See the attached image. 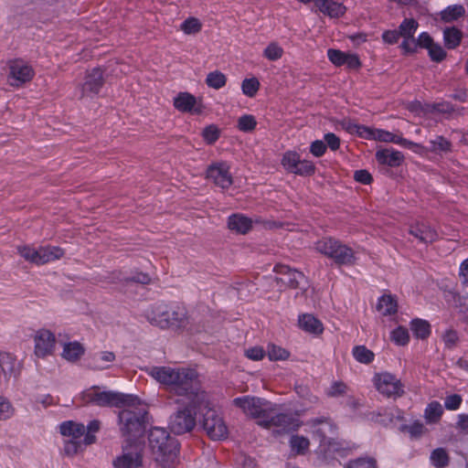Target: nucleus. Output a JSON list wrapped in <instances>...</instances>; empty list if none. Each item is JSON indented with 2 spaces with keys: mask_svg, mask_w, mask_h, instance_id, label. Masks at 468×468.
<instances>
[{
  "mask_svg": "<svg viewBox=\"0 0 468 468\" xmlns=\"http://www.w3.org/2000/svg\"><path fill=\"white\" fill-rule=\"evenodd\" d=\"M390 340L396 346H405L410 343V333L406 327L399 325L390 332Z\"/></svg>",
  "mask_w": 468,
  "mask_h": 468,
  "instance_id": "8fccbe9b",
  "label": "nucleus"
},
{
  "mask_svg": "<svg viewBox=\"0 0 468 468\" xmlns=\"http://www.w3.org/2000/svg\"><path fill=\"white\" fill-rule=\"evenodd\" d=\"M221 136V129L215 123L206 125L201 131V137L205 144H214Z\"/></svg>",
  "mask_w": 468,
  "mask_h": 468,
  "instance_id": "79ce46f5",
  "label": "nucleus"
},
{
  "mask_svg": "<svg viewBox=\"0 0 468 468\" xmlns=\"http://www.w3.org/2000/svg\"><path fill=\"white\" fill-rule=\"evenodd\" d=\"M281 165L286 172L297 176H307L315 172L314 163L309 159H302L300 154L294 150L283 153Z\"/></svg>",
  "mask_w": 468,
  "mask_h": 468,
  "instance_id": "f8f14e48",
  "label": "nucleus"
},
{
  "mask_svg": "<svg viewBox=\"0 0 468 468\" xmlns=\"http://www.w3.org/2000/svg\"><path fill=\"white\" fill-rule=\"evenodd\" d=\"M147 414V410L144 407L122 410L118 414V420L122 435L140 436L145 430Z\"/></svg>",
  "mask_w": 468,
  "mask_h": 468,
  "instance_id": "39448f33",
  "label": "nucleus"
},
{
  "mask_svg": "<svg viewBox=\"0 0 468 468\" xmlns=\"http://www.w3.org/2000/svg\"><path fill=\"white\" fill-rule=\"evenodd\" d=\"M419 45L418 38L415 40L413 37L407 38L403 37V41L400 45V48L402 49L404 54H413L417 52Z\"/></svg>",
  "mask_w": 468,
  "mask_h": 468,
  "instance_id": "052dcab7",
  "label": "nucleus"
},
{
  "mask_svg": "<svg viewBox=\"0 0 468 468\" xmlns=\"http://www.w3.org/2000/svg\"><path fill=\"white\" fill-rule=\"evenodd\" d=\"M15 412V409L8 399L0 395V420L10 419Z\"/></svg>",
  "mask_w": 468,
  "mask_h": 468,
  "instance_id": "bf43d9fd",
  "label": "nucleus"
},
{
  "mask_svg": "<svg viewBox=\"0 0 468 468\" xmlns=\"http://www.w3.org/2000/svg\"><path fill=\"white\" fill-rule=\"evenodd\" d=\"M258 120L251 113H243L236 120V128L243 133H252L256 131Z\"/></svg>",
  "mask_w": 468,
  "mask_h": 468,
  "instance_id": "e433bc0d",
  "label": "nucleus"
},
{
  "mask_svg": "<svg viewBox=\"0 0 468 468\" xmlns=\"http://www.w3.org/2000/svg\"><path fill=\"white\" fill-rule=\"evenodd\" d=\"M430 462L435 468H444L449 463V455L444 448L434 449L430 455Z\"/></svg>",
  "mask_w": 468,
  "mask_h": 468,
  "instance_id": "09e8293b",
  "label": "nucleus"
},
{
  "mask_svg": "<svg viewBox=\"0 0 468 468\" xmlns=\"http://www.w3.org/2000/svg\"><path fill=\"white\" fill-rule=\"evenodd\" d=\"M419 23L413 18H405L399 27L400 37L411 38L416 33Z\"/></svg>",
  "mask_w": 468,
  "mask_h": 468,
  "instance_id": "603ef678",
  "label": "nucleus"
},
{
  "mask_svg": "<svg viewBox=\"0 0 468 468\" xmlns=\"http://www.w3.org/2000/svg\"><path fill=\"white\" fill-rule=\"evenodd\" d=\"M342 128L352 135H356L362 139L374 140L383 143H393L398 144L400 142V136L394 134L383 129H378L361 125L351 120H344L341 122Z\"/></svg>",
  "mask_w": 468,
  "mask_h": 468,
  "instance_id": "1a4fd4ad",
  "label": "nucleus"
},
{
  "mask_svg": "<svg viewBox=\"0 0 468 468\" xmlns=\"http://www.w3.org/2000/svg\"><path fill=\"white\" fill-rule=\"evenodd\" d=\"M462 397L458 394L449 395L445 398L444 407L449 410H456L462 403Z\"/></svg>",
  "mask_w": 468,
  "mask_h": 468,
  "instance_id": "0e129e2a",
  "label": "nucleus"
},
{
  "mask_svg": "<svg viewBox=\"0 0 468 468\" xmlns=\"http://www.w3.org/2000/svg\"><path fill=\"white\" fill-rule=\"evenodd\" d=\"M284 55V49L277 41H271L262 50V56L269 61H277Z\"/></svg>",
  "mask_w": 468,
  "mask_h": 468,
  "instance_id": "a19ab883",
  "label": "nucleus"
},
{
  "mask_svg": "<svg viewBox=\"0 0 468 468\" xmlns=\"http://www.w3.org/2000/svg\"><path fill=\"white\" fill-rule=\"evenodd\" d=\"M144 315L151 324L161 329L178 332L189 324L186 308L178 304L156 303L149 307Z\"/></svg>",
  "mask_w": 468,
  "mask_h": 468,
  "instance_id": "f03ea898",
  "label": "nucleus"
},
{
  "mask_svg": "<svg viewBox=\"0 0 468 468\" xmlns=\"http://www.w3.org/2000/svg\"><path fill=\"white\" fill-rule=\"evenodd\" d=\"M199 414L203 416L202 427L211 440L222 441L228 437L227 425L217 411L209 406L208 401L207 408H203Z\"/></svg>",
  "mask_w": 468,
  "mask_h": 468,
  "instance_id": "9d476101",
  "label": "nucleus"
},
{
  "mask_svg": "<svg viewBox=\"0 0 468 468\" xmlns=\"http://www.w3.org/2000/svg\"><path fill=\"white\" fill-rule=\"evenodd\" d=\"M114 360V353L111 351H101L94 356L91 367L96 370H103L108 368Z\"/></svg>",
  "mask_w": 468,
  "mask_h": 468,
  "instance_id": "ea45409f",
  "label": "nucleus"
},
{
  "mask_svg": "<svg viewBox=\"0 0 468 468\" xmlns=\"http://www.w3.org/2000/svg\"><path fill=\"white\" fill-rule=\"evenodd\" d=\"M305 280L304 274L297 270L292 269L291 275L285 281L293 288L299 287Z\"/></svg>",
  "mask_w": 468,
  "mask_h": 468,
  "instance_id": "680f3d73",
  "label": "nucleus"
},
{
  "mask_svg": "<svg viewBox=\"0 0 468 468\" xmlns=\"http://www.w3.org/2000/svg\"><path fill=\"white\" fill-rule=\"evenodd\" d=\"M33 353L37 358H47L54 356L57 348V337L50 329L42 327L33 335Z\"/></svg>",
  "mask_w": 468,
  "mask_h": 468,
  "instance_id": "ddd939ff",
  "label": "nucleus"
},
{
  "mask_svg": "<svg viewBox=\"0 0 468 468\" xmlns=\"http://www.w3.org/2000/svg\"><path fill=\"white\" fill-rule=\"evenodd\" d=\"M228 77L219 69H214L207 73L205 83L207 88L212 90H221L226 87Z\"/></svg>",
  "mask_w": 468,
  "mask_h": 468,
  "instance_id": "c9c22d12",
  "label": "nucleus"
},
{
  "mask_svg": "<svg viewBox=\"0 0 468 468\" xmlns=\"http://www.w3.org/2000/svg\"><path fill=\"white\" fill-rule=\"evenodd\" d=\"M59 432L67 438L64 441V452L66 455L73 456L87 446L84 444V424L73 420H66L59 424Z\"/></svg>",
  "mask_w": 468,
  "mask_h": 468,
  "instance_id": "423d86ee",
  "label": "nucleus"
},
{
  "mask_svg": "<svg viewBox=\"0 0 468 468\" xmlns=\"http://www.w3.org/2000/svg\"><path fill=\"white\" fill-rule=\"evenodd\" d=\"M194 382H160L164 390L178 397L177 403L183 404L171 416L169 427L175 434H184L192 431L196 426V417L203 408H207V399L205 392L193 386Z\"/></svg>",
  "mask_w": 468,
  "mask_h": 468,
  "instance_id": "f257e3e1",
  "label": "nucleus"
},
{
  "mask_svg": "<svg viewBox=\"0 0 468 468\" xmlns=\"http://www.w3.org/2000/svg\"><path fill=\"white\" fill-rule=\"evenodd\" d=\"M409 232L421 242L432 243L439 239L437 230L425 221L415 220L409 225Z\"/></svg>",
  "mask_w": 468,
  "mask_h": 468,
  "instance_id": "5701e85b",
  "label": "nucleus"
},
{
  "mask_svg": "<svg viewBox=\"0 0 468 468\" xmlns=\"http://www.w3.org/2000/svg\"><path fill=\"white\" fill-rule=\"evenodd\" d=\"M299 426L298 419L290 411L281 412L278 405L273 404L271 413L268 416L267 420L261 421V427L270 429L277 428L278 431H288L295 430Z\"/></svg>",
  "mask_w": 468,
  "mask_h": 468,
  "instance_id": "2eb2a0df",
  "label": "nucleus"
},
{
  "mask_svg": "<svg viewBox=\"0 0 468 468\" xmlns=\"http://www.w3.org/2000/svg\"><path fill=\"white\" fill-rule=\"evenodd\" d=\"M100 430V421L97 420H90L85 427L84 444L90 445L96 441V432Z\"/></svg>",
  "mask_w": 468,
  "mask_h": 468,
  "instance_id": "4d7b16f0",
  "label": "nucleus"
},
{
  "mask_svg": "<svg viewBox=\"0 0 468 468\" xmlns=\"http://www.w3.org/2000/svg\"><path fill=\"white\" fill-rule=\"evenodd\" d=\"M244 356L251 361H261L266 356V350L261 346H249L244 350Z\"/></svg>",
  "mask_w": 468,
  "mask_h": 468,
  "instance_id": "13d9d810",
  "label": "nucleus"
},
{
  "mask_svg": "<svg viewBox=\"0 0 468 468\" xmlns=\"http://www.w3.org/2000/svg\"><path fill=\"white\" fill-rule=\"evenodd\" d=\"M463 37V32L457 27H446L443 30V42L445 47L449 49H454L459 47Z\"/></svg>",
  "mask_w": 468,
  "mask_h": 468,
  "instance_id": "4c0bfd02",
  "label": "nucleus"
},
{
  "mask_svg": "<svg viewBox=\"0 0 468 468\" xmlns=\"http://www.w3.org/2000/svg\"><path fill=\"white\" fill-rule=\"evenodd\" d=\"M401 431H408L412 437H418L422 434L423 424L420 421H414L410 425H402Z\"/></svg>",
  "mask_w": 468,
  "mask_h": 468,
  "instance_id": "69168bd1",
  "label": "nucleus"
},
{
  "mask_svg": "<svg viewBox=\"0 0 468 468\" xmlns=\"http://www.w3.org/2000/svg\"><path fill=\"white\" fill-rule=\"evenodd\" d=\"M20 369L21 362L16 356L0 351V378H16Z\"/></svg>",
  "mask_w": 468,
  "mask_h": 468,
  "instance_id": "393cba45",
  "label": "nucleus"
},
{
  "mask_svg": "<svg viewBox=\"0 0 468 468\" xmlns=\"http://www.w3.org/2000/svg\"><path fill=\"white\" fill-rule=\"evenodd\" d=\"M307 425L313 433V438L319 441L321 452L336 450V441L335 436L336 434V427L331 420L327 418H316L310 420Z\"/></svg>",
  "mask_w": 468,
  "mask_h": 468,
  "instance_id": "0eeeda50",
  "label": "nucleus"
},
{
  "mask_svg": "<svg viewBox=\"0 0 468 468\" xmlns=\"http://www.w3.org/2000/svg\"><path fill=\"white\" fill-rule=\"evenodd\" d=\"M104 84V71L101 68L88 69L81 84L83 95L98 94Z\"/></svg>",
  "mask_w": 468,
  "mask_h": 468,
  "instance_id": "412c9836",
  "label": "nucleus"
},
{
  "mask_svg": "<svg viewBox=\"0 0 468 468\" xmlns=\"http://www.w3.org/2000/svg\"><path fill=\"white\" fill-rule=\"evenodd\" d=\"M324 144L326 147L328 146L332 151H336L340 147V139L333 133H328L324 134Z\"/></svg>",
  "mask_w": 468,
  "mask_h": 468,
  "instance_id": "338daca9",
  "label": "nucleus"
},
{
  "mask_svg": "<svg viewBox=\"0 0 468 468\" xmlns=\"http://www.w3.org/2000/svg\"><path fill=\"white\" fill-rule=\"evenodd\" d=\"M35 76L31 65L22 59H14L8 63V80L11 86L19 87L29 82Z\"/></svg>",
  "mask_w": 468,
  "mask_h": 468,
  "instance_id": "6ab92c4d",
  "label": "nucleus"
},
{
  "mask_svg": "<svg viewBox=\"0 0 468 468\" xmlns=\"http://www.w3.org/2000/svg\"><path fill=\"white\" fill-rule=\"evenodd\" d=\"M83 399L87 403H92L98 406H119L127 402L124 394L113 391H101L96 388L85 390L83 392Z\"/></svg>",
  "mask_w": 468,
  "mask_h": 468,
  "instance_id": "f3484780",
  "label": "nucleus"
},
{
  "mask_svg": "<svg viewBox=\"0 0 468 468\" xmlns=\"http://www.w3.org/2000/svg\"><path fill=\"white\" fill-rule=\"evenodd\" d=\"M205 177L222 189H228L233 184L230 165L227 162H216L206 170Z\"/></svg>",
  "mask_w": 468,
  "mask_h": 468,
  "instance_id": "a211bd4d",
  "label": "nucleus"
},
{
  "mask_svg": "<svg viewBox=\"0 0 468 468\" xmlns=\"http://www.w3.org/2000/svg\"><path fill=\"white\" fill-rule=\"evenodd\" d=\"M179 29L187 36L197 35L203 29V23L196 16H188L180 24Z\"/></svg>",
  "mask_w": 468,
  "mask_h": 468,
  "instance_id": "58836bf2",
  "label": "nucleus"
},
{
  "mask_svg": "<svg viewBox=\"0 0 468 468\" xmlns=\"http://www.w3.org/2000/svg\"><path fill=\"white\" fill-rule=\"evenodd\" d=\"M345 468H377V461L373 457L365 456L350 460Z\"/></svg>",
  "mask_w": 468,
  "mask_h": 468,
  "instance_id": "864d4df0",
  "label": "nucleus"
},
{
  "mask_svg": "<svg viewBox=\"0 0 468 468\" xmlns=\"http://www.w3.org/2000/svg\"><path fill=\"white\" fill-rule=\"evenodd\" d=\"M173 107L178 112L191 115H202L206 106L201 97H197L189 91H179L173 98Z\"/></svg>",
  "mask_w": 468,
  "mask_h": 468,
  "instance_id": "4468645a",
  "label": "nucleus"
},
{
  "mask_svg": "<svg viewBox=\"0 0 468 468\" xmlns=\"http://www.w3.org/2000/svg\"><path fill=\"white\" fill-rule=\"evenodd\" d=\"M266 356L271 361H285L290 357V352L275 344L267 346Z\"/></svg>",
  "mask_w": 468,
  "mask_h": 468,
  "instance_id": "de8ad7c7",
  "label": "nucleus"
},
{
  "mask_svg": "<svg viewBox=\"0 0 468 468\" xmlns=\"http://www.w3.org/2000/svg\"><path fill=\"white\" fill-rule=\"evenodd\" d=\"M352 356L361 364H369L375 358V354L365 346H356L352 348Z\"/></svg>",
  "mask_w": 468,
  "mask_h": 468,
  "instance_id": "49530a36",
  "label": "nucleus"
},
{
  "mask_svg": "<svg viewBox=\"0 0 468 468\" xmlns=\"http://www.w3.org/2000/svg\"><path fill=\"white\" fill-rule=\"evenodd\" d=\"M315 12L322 13L330 18H338L343 16L346 12L344 4L335 0H317Z\"/></svg>",
  "mask_w": 468,
  "mask_h": 468,
  "instance_id": "cd10ccee",
  "label": "nucleus"
},
{
  "mask_svg": "<svg viewBox=\"0 0 468 468\" xmlns=\"http://www.w3.org/2000/svg\"><path fill=\"white\" fill-rule=\"evenodd\" d=\"M431 150L439 154L449 153L452 150L451 143L443 137L438 136L434 140L431 141Z\"/></svg>",
  "mask_w": 468,
  "mask_h": 468,
  "instance_id": "5fc2aeb1",
  "label": "nucleus"
},
{
  "mask_svg": "<svg viewBox=\"0 0 468 468\" xmlns=\"http://www.w3.org/2000/svg\"><path fill=\"white\" fill-rule=\"evenodd\" d=\"M399 308L398 299L390 293L381 295L376 303V311L382 316H391L397 314Z\"/></svg>",
  "mask_w": 468,
  "mask_h": 468,
  "instance_id": "c756f323",
  "label": "nucleus"
},
{
  "mask_svg": "<svg viewBox=\"0 0 468 468\" xmlns=\"http://www.w3.org/2000/svg\"><path fill=\"white\" fill-rule=\"evenodd\" d=\"M289 443L292 452L296 454H304L308 451L310 445L308 438L298 434L292 435Z\"/></svg>",
  "mask_w": 468,
  "mask_h": 468,
  "instance_id": "c03bdc74",
  "label": "nucleus"
},
{
  "mask_svg": "<svg viewBox=\"0 0 468 468\" xmlns=\"http://www.w3.org/2000/svg\"><path fill=\"white\" fill-rule=\"evenodd\" d=\"M327 58L335 67H346L348 69L357 70L362 66L358 55L352 52H345L340 49L329 48L327 50Z\"/></svg>",
  "mask_w": 468,
  "mask_h": 468,
  "instance_id": "aec40b11",
  "label": "nucleus"
},
{
  "mask_svg": "<svg viewBox=\"0 0 468 468\" xmlns=\"http://www.w3.org/2000/svg\"><path fill=\"white\" fill-rule=\"evenodd\" d=\"M233 404L247 416L257 420V423L261 426V421L267 420L268 416L271 413L274 403L258 397L243 396L235 398Z\"/></svg>",
  "mask_w": 468,
  "mask_h": 468,
  "instance_id": "6e6552de",
  "label": "nucleus"
},
{
  "mask_svg": "<svg viewBox=\"0 0 468 468\" xmlns=\"http://www.w3.org/2000/svg\"><path fill=\"white\" fill-rule=\"evenodd\" d=\"M377 390L387 398L397 399L404 392L402 382H375Z\"/></svg>",
  "mask_w": 468,
  "mask_h": 468,
  "instance_id": "f704fd0d",
  "label": "nucleus"
},
{
  "mask_svg": "<svg viewBox=\"0 0 468 468\" xmlns=\"http://www.w3.org/2000/svg\"><path fill=\"white\" fill-rule=\"evenodd\" d=\"M314 249L316 252L333 260L338 264H353L356 261L355 252L351 248L343 244L340 240L324 237L318 239Z\"/></svg>",
  "mask_w": 468,
  "mask_h": 468,
  "instance_id": "20e7f679",
  "label": "nucleus"
},
{
  "mask_svg": "<svg viewBox=\"0 0 468 468\" xmlns=\"http://www.w3.org/2000/svg\"><path fill=\"white\" fill-rule=\"evenodd\" d=\"M398 144L411 150L413 153L417 154L421 157L429 156L430 149L421 144L408 141L407 139H404L401 136L400 142H399Z\"/></svg>",
  "mask_w": 468,
  "mask_h": 468,
  "instance_id": "6e6d98bb",
  "label": "nucleus"
},
{
  "mask_svg": "<svg viewBox=\"0 0 468 468\" xmlns=\"http://www.w3.org/2000/svg\"><path fill=\"white\" fill-rule=\"evenodd\" d=\"M410 110L418 116L425 118L435 113L451 114L453 107L449 102L421 105L420 102L411 105Z\"/></svg>",
  "mask_w": 468,
  "mask_h": 468,
  "instance_id": "a878e982",
  "label": "nucleus"
},
{
  "mask_svg": "<svg viewBox=\"0 0 468 468\" xmlns=\"http://www.w3.org/2000/svg\"><path fill=\"white\" fill-rule=\"evenodd\" d=\"M112 465L113 468H145L142 449L130 442L123 444L112 459Z\"/></svg>",
  "mask_w": 468,
  "mask_h": 468,
  "instance_id": "9b49d317",
  "label": "nucleus"
},
{
  "mask_svg": "<svg viewBox=\"0 0 468 468\" xmlns=\"http://www.w3.org/2000/svg\"><path fill=\"white\" fill-rule=\"evenodd\" d=\"M149 447L159 468H173L179 452V442L165 428L153 427L148 434Z\"/></svg>",
  "mask_w": 468,
  "mask_h": 468,
  "instance_id": "7ed1b4c3",
  "label": "nucleus"
},
{
  "mask_svg": "<svg viewBox=\"0 0 468 468\" xmlns=\"http://www.w3.org/2000/svg\"><path fill=\"white\" fill-rule=\"evenodd\" d=\"M253 221L243 214H233L228 218V228L237 234L245 235L252 229Z\"/></svg>",
  "mask_w": 468,
  "mask_h": 468,
  "instance_id": "c85d7f7f",
  "label": "nucleus"
},
{
  "mask_svg": "<svg viewBox=\"0 0 468 468\" xmlns=\"http://www.w3.org/2000/svg\"><path fill=\"white\" fill-rule=\"evenodd\" d=\"M87 348L84 343L72 340L61 344L60 357L70 364H78L84 357Z\"/></svg>",
  "mask_w": 468,
  "mask_h": 468,
  "instance_id": "4be33fe9",
  "label": "nucleus"
},
{
  "mask_svg": "<svg viewBox=\"0 0 468 468\" xmlns=\"http://www.w3.org/2000/svg\"><path fill=\"white\" fill-rule=\"evenodd\" d=\"M418 45L420 48L427 49L430 58L434 62H441L446 58L447 53L444 48L435 42L427 32H422L418 36Z\"/></svg>",
  "mask_w": 468,
  "mask_h": 468,
  "instance_id": "b1692460",
  "label": "nucleus"
},
{
  "mask_svg": "<svg viewBox=\"0 0 468 468\" xmlns=\"http://www.w3.org/2000/svg\"><path fill=\"white\" fill-rule=\"evenodd\" d=\"M410 328L414 337L420 340H426L431 334V324L421 318H414L410 323Z\"/></svg>",
  "mask_w": 468,
  "mask_h": 468,
  "instance_id": "72a5a7b5",
  "label": "nucleus"
},
{
  "mask_svg": "<svg viewBox=\"0 0 468 468\" xmlns=\"http://www.w3.org/2000/svg\"><path fill=\"white\" fill-rule=\"evenodd\" d=\"M261 82L256 77L245 78L240 84V89L244 96L254 98L259 92Z\"/></svg>",
  "mask_w": 468,
  "mask_h": 468,
  "instance_id": "37998d69",
  "label": "nucleus"
},
{
  "mask_svg": "<svg viewBox=\"0 0 468 468\" xmlns=\"http://www.w3.org/2000/svg\"><path fill=\"white\" fill-rule=\"evenodd\" d=\"M376 159L378 164L390 167H398L404 162L401 152L393 148H380L376 152Z\"/></svg>",
  "mask_w": 468,
  "mask_h": 468,
  "instance_id": "bb28decb",
  "label": "nucleus"
},
{
  "mask_svg": "<svg viewBox=\"0 0 468 468\" xmlns=\"http://www.w3.org/2000/svg\"><path fill=\"white\" fill-rule=\"evenodd\" d=\"M148 375L155 380H194L198 377L196 369L173 367H154Z\"/></svg>",
  "mask_w": 468,
  "mask_h": 468,
  "instance_id": "dca6fc26",
  "label": "nucleus"
},
{
  "mask_svg": "<svg viewBox=\"0 0 468 468\" xmlns=\"http://www.w3.org/2000/svg\"><path fill=\"white\" fill-rule=\"evenodd\" d=\"M459 278L461 282L468 287V258L460 264Z\"/></svg>",
  "mask_w": 468,
  "mask_h": 468,
  "instance_id": "774afa93",
  "label": "nucleus"
},
{
  "mask_svg": "<svg viewBox=\"0 0 468 468\" xmlns=\"http://www.w3.org/2000/svg\"><path fill=\"white\" fill-rule=\"evenodd\" d=\"M299 327L310 335H320L324 332L323 323L310 314H303L298 318Z\"/></svg>",
  "mask_w": 468,
  "mask_h": 468,
  "instance_id": "7c9ffc66",
  "label": "nucleus"
},
{
  "mask_svg": "<svg viewBox=\"0 0 468 468\" xmlns=\"http://www.w3.org/2000/svg\"><path fill=\"white\" fill-rule=\"evenodd\" d=\"M465 12L463 5H452L441 10L437 16L443 23H452L463 17Z\"/></svg>",
  "mask_w": 468,
  "mask_h": 468,
  "instance_id": "473e14b6",
  "label": "nucleus"
},
{
  "mask_svg": "<svg viewBox=\"0 0 468 468\" xmlns=\"http://www.w3.org/2000/svg\"><path fill=\"white\" fill-rule=\"evenodd\" d=\"M443 412L442 406L438 401H432L425 409L424 416L429 423L437 422Z\"/></svg>",
  "mask_w": 468,
  "mask_h": 468,
  "instance_id": "3c124183",
  "label": "nucleus"
},
{
  "mask_svg": "<svg viewBox=\"0 0 468 468\" xmlns=\"http://www.w3.org/2000/svg\"><path fill=\"white\" fill-rule=\"evenodd\" d=\"M64 250L56 246H43L41 265L59 260L64 256Z\"/></svg>",
  "mask_w": 468,
  "mask_h": 468,
  "instance_id": "a18cd8bd",
  "label": "nucleus"
},
{
  "mask_svg": "<svg viewBox=\"0 0 468 468\" xmlns=\"http://www.w3.org/2000/svg\"><path fill=\"white\" fill-rule=\"evenodd\" d=\"M326 152V144L322 140H315L310 144V153L315 157L323 156Z\"/></svg>",
  "mask_w": 468,
  "mask_h": 468,
  "instance_id": "e2e57ef3",
  "label": "nucleus"
},
{
  "mask_svg": "<svg viewBox=\"0 0 468 468\" xmlns=\"http://www.w3.org/2000/svg\"><path fill=\"white\" fill-rule=\"evenodd\" d=\"M42 248L43 246L21 245L17 247V252L26 261L41 265Z\"/></svg>",
  "mask_w": 468,
  "mask_h": 468,
  "instance_id": "2f4dec72",
  "label": "nucleus"
}]
</instances>
